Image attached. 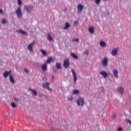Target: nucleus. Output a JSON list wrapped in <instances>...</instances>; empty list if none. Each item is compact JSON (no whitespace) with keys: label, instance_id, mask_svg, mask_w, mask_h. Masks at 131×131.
<instances>
[{"label":"nucleus","instance_id":"36","mask_svg":"<svg viewBox=\"0 0 131 131\" xmlns=\"http://www.w3.org/2000/svg\"><path fill=\"white\" fill-rule=\"evenodd\" d=\"M122 130H123V129H122L121 127H118L117 131H122Z\"/></svg>","mask_w":131,"mask_h":131},{"label":"nucleus","instance_id":"13","mask_svg":"<svg viewBox=\"0 0 131 131\" xmlns=\"http://www.w3.org/2000/svg\"><path fill=\"white\" fill-rule=\"evenodd\" d=\"M99 74H100V75H102V76L104 77V78H106L107 76H108V74H107V72L104 71L99 72Z\"/></svg>","mask_w":131,"mask_h":131},{"label":"nucleus","instance_id":"22","mask_svg":"<svg viewBox=\"0 0 131 131\" xmlns=\"http://www.w3.org/2000/svg\"><path fill=\"white\" fill-rule=\"evenodd\" d=\"M55 67L58 69V70L61 69V63L57 62L55 64Z\"/></svg>","mask_w":131,"mask_h":131},{"label":"nucleus","instance_id":"31","mask_svg":"<svg viewBox=\"0 0 131 131\" xmlns=\"http://www.w3.org/2000/svg\"><path fill=\"white\" fill-rule=\"evenodd\" d=\"M73 41H76L77 43H78L79 42V39H78V38L76 39H73Z\"/></svg>","mask_w":131,"mask_h":131},{"label":"nucleus","instance_id":"5","mask_svg":"<svg viewBox=\"0 0 131 131\" xmlns=\"http://www.w3.org/2000/svg\"><path fill=\"white\" fill-rule=\"evenodd\" d=\"M35 45V41L32 42L28 46V50H29L30 53H33V46Z\"/></svg>","mask_w":131,"mask_h":131},{"label":"nucleus","instance_id":"1","mask_svg":"<svg viewBox=\"0 0 131 131\" xmlns=\"http://www.w3.org/2000/svg\"><path fill=\"white\" fill-rule=\"evenodd\" d=\"M76 103L78 107H80V108H82L83 106H84V104H85L84 98L78 97L76 100Z\"/></svg>","mask_w":131,"mask_h":131},{"label":"nucleus","instance_id":"32","mask_svg":"<svg viewBox=\"0 0 131 131\" xmlns=\"http://www.w3.org/2000/svg\"><path fill=\"white\" fill-rule=\"evenodd\" d=\"M100 3H101V0H95V4L96 5H100Z\"/></svg>","mask_w":131,"mask_h":131},{"label":"nucleus","instance_id":"46","mask_svg":"<svg viewBox=\"0 0 131 131\" xmlns=\"http://www.w3.org/2000/svg\"><path fill=\"white\" fill-rule=\"evenodd\" d=\"M3 13H4V12L3 11V10H2L1 9H0V14H3Z\"/></svg>","mask_w":131,"mask_h":131},{"label":"nucleus","instance_id":"25","mask_svg":"<svg viewBox=\"0 0 131 131\" xmlns=\"http://www.w3.org/2000/svg\"><path fill=\"white\" fill-rule=\"evenodd\" d=\"M40 52L41 53V54L43 55V56H47V55H48V54L46 52V51L43 50H40Z\"/></svg>","mask_w":131,"mask_h":131},{"label":"nucleus","instance_id":"37","mask_svg":"<svg viewBox=\"0 0 131 131\" xmlns=\"http://www.w3.org/2000/svg\"><path fill=\"white\" fill-rule=\"evenodd\" d=\"M42 80H43V81H47V80H48V78H47V77H42Z\"/></svg>","mask_w":131,"mask_h":131},{"label":"nucleus","instance_id":"12","mask_svg":"<svg viewBox=\"0 0 131 131\" xmlns=\"http://www.w3.org/2000/svg\"><path fill=\"white\" fill-rule=\"evenodd\" d=\"M99 46L101 47V48H106L107 44L106 42H105V41L101 40L99 41Z\"/></svg>","mask_w":131,"mask_h":131},{"label":"nucleus","instance_id":"29","mask_svg":"<svg viewBox=\"0 0 131 131\" xmlns=\"http://www.w3.org/2000/svg\"><path fill=\"white\" fill-rule=\"evenodd\" d=\"M17 4L19 7H21L22 5V1L21 0H17Z\"/></svg>","mask_w":131,"mask_h":131},{"label":"nucleus","instance_id":"9","mask_svg":"<svg viewBox=\"0 0 131 131\" xmlns=\"http://www.w3.org/2000/svg\"><path fill=\"white\" fill-rule=\"evenodd\" d=\"M69 65H70L69 60L68 59H64L63 61V67H64L66 69H67L68 67H69Z\"/></svg>","mask_w":131,"mask_h":131},{"label":"nucleus","instance_id":"11","mask_svg":"<svg viewBox=\"0 0 131 131\" xmlns=\"http://www.w3.org/2000/svg\"><path fill=\"white\" fill-rule=\"evenodd\" d=\"M118 92L119 94H120V95H123V93H124V89H123V87L120 86L119 87L118 89Z\"/></svg>","mask_w":131,"mask_h":131},{"label":"nucleus","instance_id":"7","mask_svg":"<svg viewBox=\"0 0 131 131\" xmlns=\"http://www.w3.org/2000/svg\"><path fill=\"white\" fill-rule=\"evenodd\" d=\"M71 71L73 74L74 83H76V81L77 80V76H76V73H75V71L73 69H71Z\"/></svg>","mask_w":131,"mask_h":131},{"label":"nucleus","instance_id":"34","mask_svg":"<svg viewBox=\"0 0 131 131\" xmlns=\"http://www.w3.org/2000/svg\"><path fill=\"white\" fill-rule=\"evenodd\" d=\"M7 23V20H6L5 18H3L2 19V24H6Z\"/></svg>","mask_w":131,"mask_h":131},{"label":"nucleus","instance_id":"45","mask_svg":"<svg viewBox=\"0 0 131 131\" xmlns=\"http://www.w3.org/2000/svg\"><path fill=\"white\" fill-rule=\"evenodd\" d=\"M43 97H44V98H45V99H48V96L44 95Z\"/></svg>","mask_w":131,"mask_h":131},{"label":"nucleus","instance_id":"2","mask_svg":"<svg viewBox=\"0 0 131 131\" xmlns=\"http://www.w3.org/2000/svg\"><path fill=\"white\" fill-rule=\"evenodd\" d=\"M24 9L28 14H30L33 11V7L30 5H25L24 6Z\"/></svg>","mask_w":131,"mask_h":131},{"label":"nucleus","instance_id":"8","mask_svg":"<svg viewBox=\"0 0 131 131\" xmlns=\"http://www.w3.org/2000/svg\"><path fill=\"white\" fill-rule=\"evenodd\" d=\"M118 54V49L114 48V49H113L112 50L111 55L113 57H115V56H117Z\"/></svg>","mask_w":131,"mask_h":131},{"label":"nucleus","instance_id":"47","mask_svg":"<svg viewBox=\"0 0 131 131\" xmlns=\"http://www.w3.org/2000/svg\"><path fill=\"white\" fill-rule=\"evenodd\" d=\"M53 72H57V70L55 69H53Z\"/></svg>","mask_w":131,"mask_h":131},{"label":"nucleus","instance_id":"28","mask_svg":"<svg viewBox=\"0 0 131 131\" xmlns=\"http://www.w3.org/2000/svg\"><path fill=\"white\" fill-rule=\"evenodd\" d=\"M48 38L47 39H48V40H50L51 41H52V40H53V38H52V36H51L50 34H48Z\"/></svg>","mask_w":131,"mask_h":131},{"label":"nucleus","instance_id":"42","mask_svg":"<svg viewBox=\"0 0 131 131\" xmlns=\"http://www.w3.org/2000/svg\"><path fill=\"white\" fill-rule=\"evenodd\" d=\"M44 95L42 94H39V97H40L41 98H42L43 97Z\"/></svg>","mask_w":131,"mask_h":131},{"label":"nucleus","instance_id":"14","mask_svg":"<svg viewBox=\"0 0 131 131\" xmlns=\"http://www.w3.org/2000/svg\"><path fill=\"white\" fill-rule=\"evenodd\" d=\"M113 74L116 78H118V71L117 70H113Z\"/></svg>","mask_w":131,"mask_h":131},{"label":"nucleus","instance_id":"38","mask_svg":"<svg viewBox=\"0 0 131 131\" xmlns=\"http://www.w3.org/2000/svg\"><path fill=\"white\" fill-rule=\"evenodd\" d=\"M14 101H15V102H16L17 103H18L19 99H18V98H16V97H14Z\"/></svg>","mask_w":131,"mask_h":131},{"label":"nucleus","instance_id":"16","mask_svg":"<svg viewBox=\"0 0 131 131\" xmlns=\"http://www.w3.org/2000/svg\"><path fill=\"white\" fill-rule=\"evenodd\" d=\"M11 76L12 74H11V71H6L3 73V76H4L5 78H7L8 76Z\"/></svg>","mask_w":131,"mask_h":131},{"label":"nucleus","instance_id":"48","mask_svg":"<svg viewBox=\"0 0 131 131\" xmlns=\"http://www.w3.org/2000/svg\"><path fill=\"white\" fill-rule=\"evenodd\" d=\"M127 131H129V129H127Z\"/></svg>","mask_w":131,"mask_h":131},{"label":"nucleus","instance_id":"21","mask_svg":"<svg viewBox=\"0 0 131 131\" xmlns=\"http://www.w3.org/2000/svg\"><path fill=\"white\" fill-rule=\"evenodd\" d=\"M70 55H71V56L72 58H73V59H75V60H77V59H78V56H77L76 54L73 53H71Z\"/></svg>","mask_w":131,"mask_h":131},{"label":"nucleus","instance_id":"3","mask_svg":"<svg viewBox=\"0 0 131 131\" xmlns=\"http://www.w3.org/2000/svg\"><path fill=\"white\" fill-rule=\"evenodd\" d=\"M15 13L18 17V18H22L23 17V13H22V10L20 7H17Z\"/></svg>","mask_w":131,"mask_h":131},{"label":"nucleus","instance_id":"44","mask_svg":"<svg viewBox=\"0 0 131 131\" xmlns=\"http://www.w3.org/2000/svg\"><path fill=\"white\" fill-rule=\"evenodd\" d=\"M78 22L77 21H75L74 23V25H77Z\"/></svg>","mask_w":131,"mask_h":131},{"label":"nucleus","instance_id":"49","mask_svg":"<svg viewBox=\"0 0 131 131\" xmlns=\"http://www.w3.org/2000/svg\"><path fill=\"white\" fill-rule=\"evenodd\" d=\"M130 113H131V110H130Z\"/></svg>","mask_w":131,"mask_h":131},{"label":"nucleus","instance_id":"4","mask_svg":"<svg viewBox=\"0 0 131 131\" xmlns=\"http://www.w3.org/2000/svg\"><path fill=\"white\" fill-rule=\"evenodd\" d=\"M42 86L43 89H47V90L50 91V92H52V91H53V89L50 88V82H49L43 83L42 84Z\"/></svg>","mask_w":131,"mask_h":131},{"label":"nucleus","instance_id":"39","mask_svg":"<svg viewBox=\"0 0 131 131\" xmlns=\"http://www.w3.org/2000/svg\"><path fill=\"white\" fill-rule=\"evenodd\" d=\"M54 79H55V76L52 75V78H51V80H52V82H54Z\"/></svg>","mask_w":131,"mask_h":131},{"label":"nucleus","instance_id":"15","mask_svg":"<svg viewBox=\"0 0 131 131\" xmlns=\"http://www.w3.org/2000/svg\"><path fill=\"white\" fill-rule=\"evenodd\" d=\"M16 32H18V33H20L23 35H26L27 34V32L23 31L22 29L17 30Z\"/></svg>","mask_w":131,"mask_h":131},{"label":"nucleus","instance_id":"18","mask_svg":"<svg viewBox=\"0 0 131 131\" xmlns=\"http://www.w3.org/2000/svg\"><path fill=\"white\" fill-rule=\"evenodd\" d=\"M41 68L42 71H47V70H48V66H47L46 63L42 64Z\"/></svg>","mask_w":131,"mask_h":131},{"label":"nucleus","instance_id":"33","mask_svg":"<svg viewBox=\"0 0 131 131\" xmlns=\"http://www.w3.org/2000/svg\"><path fill=\"white\" fill-rule=\"evenodd\" d=\"M125 121H126L127 123H129L130 124V125H131V121H130V120H129L128 119H126Z\"/></svg>","mask_w":131,"mask_h":131},{"label":"nucleus","instance_id":"10","mask_svg":"<svg viewBox=\"0 0 131 131\" xmlns=\"http://www.w3.org/2000/svg\"><path fill=\"white\" fill-rule=\"evenodd\" d=\"M77 8L79 14H80L82 12V10H83V6L81 4H78Z\"/></svg>","mask_w":131,"mask_h":131},{"label":"nucleus","instance_id":"24","mask_svg":"<svg viewBox=\"0 0 131 131\" xmlns=\"http://www.w3.org/2000/svg\"><path fill=\"white\" fill-rule=\"evenodd\" d=\"M53 61V58L52 57H49L48 59H47V63L48 64H50V63L52 62V61Z\"/></svg>","mask_w":131,"mask_h":131},{"label":"nucleus","instance_id":"17","mask_svg":"<svg viewBox=\"0 0 131 131\" xmlns=\"http://www.w3.org/2000/svg\"><path fill=\"white\" fill-rule=\"evenodd\" d=\"M9 80L12 84H15V79L13 77V75H10V76H9Z\"/></svg>","mask_w":131,"mask_h":131},{"label":"nucleus","instance_id":"19","mask_svg":"<svg viewBox=\"0 0 131 131\" xmlns=\"http://www.w3.org/2000/svg\"><path fill=\"white\" fill-rule=\"evenodd\" d=\"M29 90L30 91V92H32L34 96H37V91H36V90H34L31 88H29Z\"/></svg>","mask_w":131,"mask_h":131},{"label":"nucleus","instance_id":"20","mask_svg":"<svg viewBox=\"0 0 131 131\" xmlns=\"http://www.w3.org/2000/svg\"><path fill=\"white\" fill-rule=\"evenodd\" d=\"M69 28H70V24L68 23H66L65 26L63 27V29L67 30V29H68Z\"/></svg>","mask_w":131,"mask_h":131},{"label":"nucleus","instance_id":"6","mask_svg":"<svg viewBox=\"0 0 131 131\" xmlns=\"http://www.w3.org/2000/svg\"><path fill=\"white\" fill-rule=\"evenodd\" d=\"M101 64L103 67H107L108 66V58L104 57L101 60Z\"/></svg>","mask_w":131,"mask_h":131},{"label":"nucleus","instance_id":"43","mask_svg":"<svg viewBox=\"0 0 131 131\" xmlns=\"http://www.w3.org/2000/svg\"><path fill=\"white\" fill-rule=\"evenodd\" d=\"M115 117H116V115L115 114H114L113 116V119H115Z\"/></svg>","mask_w":131,"mask_h":131},{"label":"nucleus","instance_id":"23","mask_svg":"<svg viewBox=\"0 0 131 131\" xmlns=\"http://www.w3.org/2000/svg\"><path fill=\"white\" fill-rule=\"evenodd\" d=\"M73 95H79V90H74L72 92Z\"/></svg>","mask_w":131,"mask_h":131},{"label":"nucleus","instance_id":"30","mask_svg":"<svg viewBox=\"0 0 131 131\" xmlns=\"http://www.w3.org/2000/svg\"><path fill=\"white\" fill-rule=\"evenodd\" d=\"M99 89L101 93H104L105 92V90H104V87L103 86H100Z\"/></svg>","mask_w":131,"mask_h":131},{"label":"nucleus","instance_id":"40","mask_svg":"<svg viewBox=\"0 0 131 131\" xmlns=\"http://www.w3.org/2000/svg\"><path fill=\"white\" fill-rule=\"evenodd\" d=\"M24 71L25 72H26V73H27V74L29 73V71L27 69H25Z\"/></svg>","mask_w":131,"mask_h":131},{"label":"nucleus","instance_id":"35","mask_svg":"<svg viewBox=\"0 0 131 131\" xmlns=\"http://www.w3.org/2000/svg\"><path fill=\"white\" fill-rule=\"evenodd\" d=\"M68 99L69 101H72V100H73V97L72 96H69Z\"/></svg>","mask_w":131,"mask_h":131},{"label":"nucleus","instance_id":"26","mask_svg":"<svg viewBox=\"0 0 131 131\" xmlns=\"http://www.w3.org/2000/svg\"><path fill=\"white\" fill-rule=\"evenodd\" d=\"M89 31L90 33H94V29L92 27H89Z\"/></svg>","mask_w":131,"mask_h":131},{"label":"nucleus","instance_id":"27","mask_svg":"<svg viewBox=\"0 0 131 131\" xmlns=\"http://www.w3.org/2000/svg\"><path fill=\"white\" fill-rule=\"evenodd\" d=\"M11 107L13 108H17V105H16V104H15V103L14 102H12L11 103Z\"/></svg>","mask_w":131,"mask_h":131},{"label":"nucleus","instance_id":"41","mask_svg":"<svg viewBox=\"0 0 131 131\" xmlns=\"http://www.w3.org/2000/svg\"><path fill=\"white\" fill-rule=\"evenodd\" d=\"M84 55H86V56H89V51H86L85 52L83 53Z\"/></svg>","mask_w":131,"mask_h":131}]
</instances>
